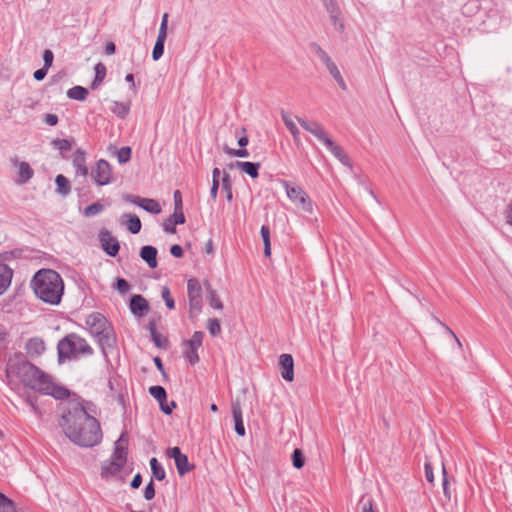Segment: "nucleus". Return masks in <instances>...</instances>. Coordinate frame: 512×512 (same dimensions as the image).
Returning <instances> with one entry per match:
<instances>
[{"label":"nucleus","mask_w":512,"mask_h":512,"mask_svg":"<svg viewBox=\"0 0 512 512\" xmlns=\"http://www.w3.org/2000/svg\"><path fill=\"white\" fill-rule=\"evenodd\" d=\"M6 377L17 378L23 385L43 395H50L57 400L68 398L71 394L66 387L53 381V378L27 360L22 353L10 356L6 364Z\"/></svg>","instance_id":"1"},{"label":"nucleus","mask_w":512,"mask_h":512,"mask_svg":"<svg viewBox=\"0 0 512 512\" xmlns=\"http://www.w3.org/2000/svg\"><path fill=\"white\" fill-rule=\"evenodd\" d=\"M59 426L74 444L92 447L102 440L99 421L91 416L88 408L81 402H71L59 420Z\"/></svg>","instance_id":"2"},{"label":"nucleus","mask_w":512,"mask_h":512,"mask_svg":"<svg viewBox=\"0 0 512 512\" xmlns=\"http://www.w3.org/2000/svg\"><path fill=\"white\" fill-rule=\"evenodd\" d=\"M31 288L38 299L50 305H59L64 294V281L52 269H40L31 280Z\"/></svg>","instance_id":"3"},{"label":"nucleus","mask_w":512,"mask_h":512,"mask_svg":"<svg viewBox=\"0 0 512 512\" xmlns=\"http://www.w3.org/2000/svg\"><path fill=\"white\" fill-rule=\"evenodd\" d=\"M101 349L106 360H108L109 351L113 350L117 345V338L112 325L106 326L105 329L92 335Z\"/></svg>","instance_id":"4"},{"label":"nucleus","mask_w":512,"mask_h":512,"mask_svg":"<svg viewBox=\"0 0 512 512\" xmlns=\"http://www.w3.org/2000/svg\"><path fill=\"white\" fill-rule=\"evenodd\" d=\"M91 177L99 186H105L113 182L112 167L108 161L100 159L96 167L91 171Z\"/></svg>","instance_id":"5"},{"label":"nucleus","mask_w":512,"mask_h":512,"mask_svg":"<svg viewBox=\"0 0 512 512\" xmlns=\"http://www.w3.org/2000/svg\"><path fill=\"white\" fill-rule=\"evenodd\" d=\"M285 187L287 196L292 202L300 206L305 212L312 213L313 207L311 200L302 188L298 186L290 187L287 183H285Z\"/></svg>","instance_id":"6"},{"label":"nucleus","mask_w":512,"mask_h":512,"mask_svg":"<svg viewBox=\"0 0 512 512\" xmlns=\"http://www.w3.org/2000/svg\"><path fill=\"white\" fill-rule=\"evenodd\" d=\"M74 339H76L75 333H70L63 337L57 344L58 360L59 362L65 359H71L76 357V346Z\"/></svg>","instance_id":"7"},{"label":"nucleus","mask_w":512,"mask_h":512,"mask_svg":"<svg viewBox=\"0 0 512 512\" xmlns=\"http://www.w3.org/2000/svg\"><path fill=\"white\" fill-rule=\"evenodd\" d=\"M167 456L174 459L178 474L180 476L190 472L194 466L189 463L187 455L181 452L177 446L167 449Z\"/></svg>","instance_id":"8"},{"label":"nucleus","mask_w":512,"mask_h":512,"mask_svg":"<svg viewBox=\"0 0 512 512\" xmlns=\"http://www.w3.org/2000/svg\"><path fill=\"white\" fill-rule=\"evenodd\" d=\"M300 126L306 131L313 134L324 145H331V138L325 132L323 126L318 122H310L301 117H296Z\"/></svg>","instance_id":"9"},{"label":"nucleus","mask_w":512,"mask_h":512,"mask_svg":"<svg viewBox=\"0 0 512 512\" xmlns=\"http://www.w3.org/2000/svg\"><path fill=\"white\" fill-rule=\"evenodd\" d=\"M203 332L195 331L191 337V339L185 342L187 349L184 353L186 359L192 364H196L199 362L198 348L202 345L203 341Z\"/></svg>","instance_id":"10"},{"label":"nucleus","mask_w":512,"mask_h":512,"mask_svg":"<svg viewBox=\"0 0 512 512\" xmlns=\"http://www.w3.org/2000/svg\"><path fill=\"white\" fill-rule=\"evenodd\" d=\"M99 242L103 251L110 257H116L120 250L119 241L112 236L110 231L102 229L99 232Z\"/></svg>","instance_id":"11"},{"label":"nucleus","mask_w":512,"mask_h":512,"mask_svg":"<svg viewBox=\"0 0 512 512\" xmlns=\"http://www.w3.org/2000/svg\"><path fill=\"white\" fill-rule=\"evenodd\" d=\"M335 29L342 32L345 28L340 18L341 11L336 0H321Z\"/></svg>","instance_id":"12"},{"label":"nucleus","mask_w":512,"mask_h":512,"mask_svg":"<svg viewBox=\"0 0 512 512\" xmlns=\"http://www.w3.org/2000/svg\"><path fill=\"white\" fill-rule=\"evenodd\" d=\"M86 325L89 327L91 335L105 329L106 326H110L111 323L99 312L91 313L86 318Z\"/></svg>","instance_id":"13"},{"label":"nucleus","mask_w":512,"mask_h":512,"mask_svg":"<svg viewBox=\"0 0 512 512\" xmlns=\"http://www.w3.org/2000/svg\"><path fill=\"white\" fill-rule=\"evenodd\" d=\"M129 308L133 315L142 317L149 311V303L142 295L134 294L130 298Z\"/></svg>","instance_id":"14"},{"label":"nucleus","mask_w":512,"mask_h":512,"mask_svg":"<svg viewBox=\"0 0 512 512\" xmlns=\"http://www.w3.org/2000/svg\"><path fill=\"white\" fill-rule=\"evenodd\" d=\"M281 376L285 381L291 382L294 379V360L290 354H282L279 357Z\"/></svg>","instance_id":"15"},{"label":"nucleus","mask_w":512,"mask_h":512,"mask_svg":"<svg viewBox=\"0 0 512 512\" xmlns=\"http://www.w3.org/2000/svg\"><path fill=\"white\" fill-rule=\"evenodd\" d=\"M231 411L236 434L241 437L245 436L246 430L243 423L242 409L239 400L232 402Z\"/></svg>","instance_id":"16"},{"label":"nucleus","mask_w":512,"mask_h":512,"mask_svg":"<svg viewBox=\"0 0 512 512\" xmlns=\"http://www.w3.org/2000/svg\"><path fill=\"white\" fill-rule=\"evenodd\" d=\"M157 254H158V251H157L156 247H154L152 245H145V246L141 247L140 252H139L140 258L144 262H146L148 267L151 269H155L158 266Z\"/></svg>","instance_id":"17"},{"label":"nucleus","mask_w":512,"mask_h":512,"mask_svg":"<svg viewBox=\"0 0 512 512\" xmlns=\"http://www.w3.org/2000/svg\"><path fill=\"white\" fill-rule=\"evenodd\" d=\"M121 225L126 226L127 230L132 234H138L141 231V220L135 214L124 213L120 216Z\"/></svg>","instance_id":"18"},{"label":"nucleus","mask_w":512,"mask_h":512,"mask_svg":"<svg viewBox=\"0 0 512 512\" xmlns=\"http://www.w3.org/2000/svg\"><path fill=\"white\" fill-rule=\"evenodd\" d=\"M73 167L77 175L86 177L88 175V168L86 166V154L82 149H77L73 158Z\"/></svg>","instance_id":"19"},{"label":"nucleus","mask_w":512,"mask_h":512,"mask_svg":"<svg viewBox=\"0 0 512 512\" xmlns=\"http://www.w3.org/2000/svg\"><path fill=\"white\" fill-rule=\"evenodd\" d=\"M45 348L44 341L39 337L30 338L25 345L26 352L32 357L40 356Z\"/></svg>","instance_id":"20"},{"label":"nucleus","mask_w":512,"mask_h":512,"mask_svg":"<svg viewBox=\"0 0 512 512\" xmlns=\"http://www.w3.org/2000/svg\"><path fill=\"white\" fill-rule=\"evenodd\" d=\"M13 270L6 264L0 263V296L9 288Z\"/></svg>","instance_id":"21"},{"label":"nucleus","mask_w":512,"mask_h":512,"mask_svg":"<svg viewBox=\"0 0 512 512\" xmlns=\"http://www.w3.org/2000/svg\"><path fill=\"white\" fill-rule=\"evenodd\" d=\"M123 466L124 464L111 458L109 462H106L102 465L101 477L108 478L111 476H115L117 473L120 472Z\"/></svg>","instance_id":"22"},{"label":"nucleus","mask_w":512,"mask_h":512,"mask_svg":"<svg viewBox=\"0 0 512 512\" xmlns=\"http://www.w3.org/2000/svg\"><path fill=\"white\" fill-rule=\"evenodd\" d=\"M260 166L261 164L259 162L236 161V167L253 179L259 176Z\"/></svg>","instance_id":"23"},{"label":"nucleus","mask_w":512,"mask_h":512,"mask_svg":"<svg viewBox=\"0 0 512 512\" xmlns=\"http://www.w3.org/2000/svg\"><path fill=\"white\" fill-rule=\"evenodd\" d=\"M204 285L207 291V301L209 305L217 310L223 309V303L218 297L216 290L212 288L211 284L208 281H206Z\"/></svg>","instance_id":"24"},{"label":"nucleus","mask_w":512,"mask_h":512,"mask_svg":"<svg viewBox=\"0 0 512 512\" xmlns=\"http://www.w3.org/2000/svg\"><path fill=\"white\" fill-rule=\"evenodd\" d=\"M138 203V206L143 210L151 213V214H159L161 213V206L155 199L151 198H142Z\"/></svg>","instance_id":"25"},{"label":"nucleus","mask_w":512,"mask_h":512,"mask_svg":"<svg viewBox=\"0 0 512 512\" xmlns=\"http://www.w3.org/2000/svg\"><path fill=\"white\" fill-rule=\"evenodd\" d=\"M325 146L343 165L350 166L349 157L339 145L333 142V140H331V145Z\"/></svg>","instance_id":"26"},{"label":"nucleus","mask_w":512,"mask_h":512,"mask_svg":"<svg viewBox=\"0 0 512 512\" xmlns=\"http://www.w3.org/2000/svg\"><path fill=\"white\" fill-rule=\"evenodd\" d=\"M356 512H377L372 497L363 495L357 503Z\"/></svg>","instance_id":"27"},{"label":"nucleus","mask_w":512,"mask_h":512,"mask_svg":"<svg viewBox=\"0 0 512 512\" xmlns=\"http://www.w3.org/2000/svg\"><path fill=\"white\" fill-rule=\"evenodd\" d=\"M56 192L62 196H67L71 191V185L69 180L62 174H59L55 178Z\"/></svg>","instance_id":"28"},{"label":"nucleus","mask_w":512,"mask_h":512,"mask_svg":"<svg viewBox=\"0 0 512 512\" xmlns=\"http://www.w3.org/2000/svg\"><path fill=\"white\" fill-rule=\"evenodd\" d=\"M150 467L153 480L156 479L158 481H162L165 479L166 472L156 457L150 459Z\"/></svg>","instance_id":"29"},{"label":"nucleus","mask_w":512,"mask_h":512,"mask_svg":"<svg viewBox=\"0 0 512 512\" xmlns=\"http://www.w3.org/2000/svg\"><path fill=\"white\" fill-rule=\"evenodd\" d=\"M88 93L87 88L77 85L67 91V97L73 100L84 101Z\"/></svg>","instance_id":"30"},{"label":"nucleus","mask_w":512,"mask_h":512,"mask_svg":"<svg viewBox=\"0 0 512 512\" xmlns=\"http://www.w3.org/2000/svg\"><path fill=\"white\" fill-rule=\"evenodd\" d=\"M33 169L27 162L19 163V180L18 183L24 184L33 177Z\"/></svg>","instance_id":"31"},{"label":"nucleus","mask_w":512,"mask_h":512,"mask_svg":"<svg viewBox=\"0 0 512 512\" xmlns=\"http://www.w3.org/2000/svg\"><path fill=\"white\" fill-rule=\"evenodd\" d=\"M95 77L92 81L91 88L94 90L103 82L106 76V66L99 62L95 65Z\"/></svg>","instance_id":"32"},{"label":"nucleus","mask_w":512,"mask_h":512,"mask_svg":"<svg viewBox=\"0 0 512 512\" xmlns=\"http://www.w3.org/2000/svg\"><path fill=\"white\" fill-rule=\"evenodd\" d=\"M75 346H76V354L77 356L80 354H86V355H92L93 349L92 347L87 343V341L76 334V339H74Z\"/></svg>","instance_id":"33"},{"label":"nucleus","mask_w":512,"mask_h":512,"mask_svg":"<svg viewBox=\"0 0 512 512\" xmlns=\"http://www.w3.org/2000/svg\"><path fill=\"white\" fill-rule=\"evenodd\" d=\"M188 298L202 297V287L196 278L189 279L187 282Z\"/></svg>","instance_id":"34"},{"label":"nucleus","mask_w":512,"mask_h":512,"mask_svg":"<svg viewBox=\"0 0 512 512\" xmlns=\"http://www.w3.org/2000/svg\"><path fill=\"white\" fill-rule=\"evenodd\" d=\"M309 48L312 52H314L317 55V57H319L321 59V61L325 64V66H327L328 64L333 62L331 57L326 53V51L324 49H322V47L318 43H316V42L309 43Z\"/></svg>","instance_id":"35"},{"label":"nucleus","mask_w":512,"mask_h":512,"mask_svg":"<svg viewBox=\"0 0 512 512\" xmlns=\"http://www.w3.org/2000/svg\"><path fill=\"white\" fill-rule=\"evenodd\" d=\"M281 117H282V120H283L285 126L292 134L294 140L298 141L300 132H299V129L297 128V126L295 125L294 121L289 117V115L284 110L281 111Z\"/></svg>","instance_id":"36"},{"label":"nucleus","mask_w":512,"mask_h":512,"mask_svg":"<svg viewBox=\"0 0 512 512\" xmlns=\"http://www.w3.org/2000/svg\"><path fill=\"white\" fill-rule=\"evenodd\" d=\"M327 70L329 71V73L331 74V76L335 79V81L338 83V85L340 86V88L342 90H346L347 87H346V83L338 69V67L336 66V64L334 62H331L330 64H328L326 66Z\"/></svg>","instance_id":"37"},{"label":"nucleus","mask_w":512,"mask_h":512,"mask_svg":"<svg viewBox=\"0 0 512 512\" xmlns=\"http://www.w3.org/2000/svg\"><path fill=\"white\" fill-rule=\"evenodd\" d=\"M51 144L60 151L63 158H66L65 152H68L72 148V140L56 138L52 140Z\"/></svg>","instance_id":"38"},{"label":"nucleus","mask_w":512,"mask_h":512,"mask_svg":"<svg viewBox=\"0 0 512 512\" xmlns=\"http://www.w3.org/2000/svg\"><path fill=\"white\" fill-rule=\"evenodd\" d=\"M127 454L128 452L126 446L115 443L114 452L111 458L125 465L127 461Z\"/></svg>","instance_id":"39"},{"label":"nucleus","mask_w":512,"mask_h":512,"mask_svg":"<svg viewBox=\"0 0 512 512\" xmlns=\"http://www.w3.org/2000/svg\"><path fill=\"white\" fill-rule=\"evenodd\" d=\"M222 189L226 193V199L230 203L233 200V193H232V181L231 177L227 172H223L222 177Z\"/></svg>","instance_id":"40"},{"label":"nucleus","mask_w":512,"mask_h":512,"mask_svg":"<svg viewBox=\"0 0 512 512\" xmlns=\"http://www.w3.org/2000/svg\"><path fill=\"white\" fill-rule=\"evenodd\" d=\"M111 111L119 118L124 119L128 115L130 107L125 103L114 101Z\"/></svg>","instance_id":"41"},{"label":"nucleus","mask_w":512,"mask_h":512,"mask_svg":"<svg viewBox=\"0 0 512 512\" xmlns=\"http://www.w3.org/2000/svg\"><path fill=\"white\" fill-rule=\"evenodd\" d=\"M149 393L153 396L158 402H165L167 398L166 390L160 385H154L149 388Z\"/></svg>","instance_id":"42"},{"label":"nucleus","mask_w":512,"mask_h":512,"mask_svg":"<svg viewBox=\"0 0 512 512\" xmlns=\"http://www.w3.org/2000/svg\"><path fill=\"white\" fill-rule=\"evenodd\" d=\"M0 512H16L14 502L0 492Z\"/></svg>","instance_id":"43"},{"label":"nucleus","mask_w":512,"mask_h":512,"mask_svg":"<svg viewBox=\"0 0 512 512\" xmlns=\"http://www.w3.org/2000/svg\"><path fill=\"white\" fill-rule=\"evenodd\" d=\"M223 150L226 154L233 156V157H239V158H246L249 156V152L245 147H240L239 149H233L225 145L223 147Z\"/></svg>","instance_id":"44"},{"label":"nucleus","mask_w":512,"mask_h":512,"mask_svg":"<svg viewBox=\"0 0 512 512\" xmlns=\"http://www.w3.org/2000/svg\"><path fill=\"white\" fill-rule=\"evenodd\" d=\"M191 316H197L202 309V297L188 298Z\"/></svg>","instance_id":"45"},{"label":"nucleus","mask_w":512,"mask_h":512,"mask_svg":"<svg viewBox=\"0 0 512 512\" xmlns=\"http://www.w3.org/2000/svg\"><path fill=\"white\" fill-rule=\"evenodd\" d=\"M132 149L129 146L121 147L117 153V159L120 164H125L130 161Z\"/></svg>","instance_id":"46"},{"label":"nucleus","mask_w":512,"mask_h":512,"mask_svg":"<svg viewBox=\"0 0 512 512\" xmlns=\"http://www.w3.org/2000/svg\"><path fill=\"white\" fill-rule=\"evenodd\" d=\"M207 329L211 336L216 337L221 333L220 321L217 318H210L207 322Z\"/></svg>","instance_id":"47"},{"label":"nucleus","mask_w":512,"mask_h":512,"mask_svg":"<svg viewBox=\"0 0 512 512\" xmlns=\"http://www.w3.org/2000/svg\"><path fill=\"white\" fill-rule=\"evenodd\" d=\"M292 463L296 469H301L305 464V457L300 449H295L292 453Z\"/></svg>","instance_id":"48"},{"label":"nucleus","mask_w":512,"mask_h":512,"mask_svg":"<svg viewBox=\"0 0 512 512\" xmlns=\"http://www.w3.org/2000/svg\"><path fill=\"white\" fill-rule=\"evenodd\" d=\"M104 210V206L100 202H94L88 205L84 210V215L86 217H92Z\"/></svg>","instance_id":"49"},{"label":"nucleus","mask_w":512,"mask_h":512,"mask_svg":"<svg viewBox=\"0 0 512 512\" xmlns=\"http://www.w3.org/2000/svg\"><path fill=\"white\" fill-rule=\"evenodd\" d=\"M164 46L165 42L161 41L160 39H156L153 51H152V58L154 61L159 60L163 53H164Z\"/></svg>","instance_id":"50"},{"label":"nucleus","mask_w":512,"mask_h":512,"mask_svg":"<svg viewBox=\"0 0 512 512\" xmlns=\"http://www.w3.org/2000/svg\"><path fill=\"white\" fill-rule=\"evenodd\" d=\"M161 296L163 300L165 301V304L167 308L174 309L175 308V301L173 297L171 296L170 289L167 286H164L161 291Z\"/></svg>","instance_id":"51"},{"label":"nucleus","mask_w":512,"mask_h":512,"mask_svg":"<svg viewBox=\"0 0 512 512\" xmlns=\"http://www.w3.org/2000/svg\"><path fill=\"white\" fill-rule=\"evenodd\" d=\"M171 219L173 225H182L185 223L186 218L183 213V209L176 210L174 209L173 214L169 217Z\"/></svg>","instance_id":"52"},{"label":"nucleus","mask_w":512,"mask_h":512,"mask_svg":"<svg viewBox=\"0 0 512 512\" xmlns=\"http://www.w3.org/2000/svg\"><path fill=\"white\" fill-rule=\"evenodd\" d=\"M151 338L156 347L161 348V349L168 348L169 341L166 337H163L161 334L156 333V334L152 335Z\"/></svg>","instance_id":"53"},{"label":"nucleus","mask_w":512,"mask_h":512,"mask_svg":"<svg viewBox=\"0 0 512 512\" xmlns=\"http://www.w3.org/2000/svg\"><path fill=\"white\" fill-rule=\"evenodd\" d=\"M143 496L146 500L150 501L155 497V484L153 478L150 479L149 483L146 485Z\"/></svg>","instance_id":"54"},{"label":"nucleus","mask_w":512,"mask_h":512,"mask_svg":"<svg viewBox=\"0 0 512 512\" xmlns=\"http://www.w3.org/2000/svg\"><path fill=\"white\" fill-rule=\"evenodd\" d=\"M115 288L118 290L119 293L125 294L130 290L131 285L128 283L126 279L118 277L116 279Z\"/></svg>","instance_id":"55"},{"label":"nucleus","mask_w":512,"mask_h":512,"mask_svg":"<svg viewBox=\"0 0 512 512\" xmlns=\"http://www.w3.org/2000/svg\"><path fill=\"white\" fill-rule=\"evenodd\" d=\"M442 475H443L442 486H443L444 496L446 497L447 500H450L451 499V492H450V489H449V481H448V478H447V471H446V468H445L444 465L442 466Z\"/></svg>","instance_id":"56"},{"label":"nucleus","mask_w":512,"mask_h":512,"mask_svg":"<svg viewBox=\"0 0 512 512\" xmlns=\"http://www.w3.org/2000/svg\"><path fill=\"white\" fill-rule=\"evenodd\" d=\"M159 405H160L161 411L164 414L170 415L172 413L173 409L176 407V402L171 401L170 403H168L167 399H166L165 402H159Z\"/></svg>","instance_id":"57"},{"label":"nucleus","mask_w":512,"mask_h":512,"mask_svg":"<svg viewBox=\"0 0 512 512\" xmlns=\"http://www.w3.org/2000/svg\"><path fill=\"white\" fill-rule=\"evenodd\" d=\"M53 60H54L53 52L49 49L44 50V52H43L44 65L43 66L49 69L53 64Z\"/></svg>","instance_id":"58"},{"label":"nucleus","mask_w":512,"mask_h":512,"mask_svg":"<svg viewBox=\"0 0 512 512\" xmlns=\"http://www.w3.org/2000/svg\"><path fill=\"white\" fill-rule=\"evenodd\" d=\"M25 400L35 413H37L39 415L41 414L39 407L37 406V396L36 395H27Z\"/></svg>","instance_id":"59"},{"label":"nucleus","mask_w":512,"mask_h":512,"mask_svg":"<svg viewBox=\"0 0 512 512\" xmlns=\"http://www.w3.org/2000/svg\"><path fill=\"white\" fill-rule=\"evenodd\" d=\"M173 198H174V209H176V210L183 209L182 195L179 190L174 191Z\"/></svg>","instance_id":"60"},{"label":"nucleus","mask_w":512,"mask_h":512,"mask_svg":"<svg viewBox=\"0 0 512 512\" xmlns=\"http://www.w3.org/2000/svg\"><path fill=\"white\" fill-rule=\"evenodd\" d=\"M171 219L168 217L162 224V227H163V230L166 232V233H170V234H174L176 233V227L175 225L172 224V222H170Z\"/></svg>","instance_id":"61"},{"label":"nucleus","mask_w":512,"mask_h":512,"mask_svg":"<svg viewBox=\"0 0 512 512\" xmlns=\"http://www.w3.org/2000/svg\"><path fill=\"white\" fill-rule=\"evenodd\" d=\"M260 234H261L263 243L264 244H269L270 243V229H269V227L266 226V225H262L261 230H260Z\"/></svg>","instance_id":"62"},{"label":"nucleus","mask_w":512,"mask_h":512,"mask_svg":"<svg viewBox=\"0 0 512 512\" xmlns=\"http://www.w3.org/2000/svg\"><path fill=\"white\" fill-rule=\"evenodd\" d=\"M170 253L175 258H181L183 256V248L179 244H174L170 247Z\"/></svg>","instance_id":"63"},{"label":"nucleus","mask_w":512,"mask_h":512,"mask_svg":"<svg viewBox=\"0 0 512 512\" xmlns=\"http://www.w3.org/2000/svg\"><path fill=\"white\" fill-rule=\"evenodd\" d=\"M47 72H48V68H46V67H44V66H43L42 68H40V69L36 70V71L33 73V77H34V79H35V80H37V81H42V80L46 77Z\"/></svg>","instance_id":"64"}]
</instances>
